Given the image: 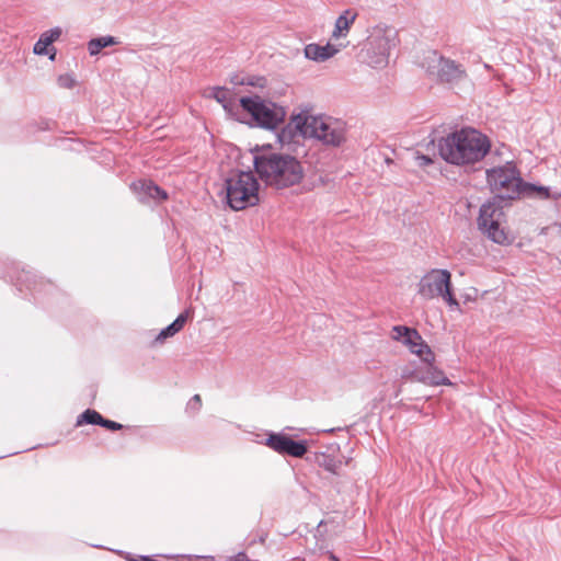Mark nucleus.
<instances>
[{
    "mask_svg": "<svg viewBox=\"0 0 561 561\" xmlns=\"http://www.w3.org/2000/svg\"><path fill=\"white\" fill-rule=\"evenodd\" d=\"M254 170L266 186L284 190L299 184L305 175L301 162L287 153L262 151L253 156Z\"/></svg>",
    "mask_w": 561,
    "mask_h": 561,
    "instance_id": "f257e3e1",
    "label": "nucleus"
},
{
    "mask_svg": "<svg viewBox=\"0 0 561 561\" xmlns=\"http://www.w3.org/2000/svg\"><path fill=\"white\" fill-rule=\"evenodd\" d=\"M442 159L455 165L473 164L489 152V138L473 128H463L449 134L438 141Z\"/></svg>",
    "mask_w": 561,
    "mask_h": 561,
    "instance_id": "f03ea898",
    "label": "nucleus"
},
{
    "mask_svg": "<svg viewBox=\"0 0 561 561\" xmlns=\"http://www.w3.org/2000/svg\"><path fill=\"white\" fill-rule=\"evenodd\" d=\"M260 184L252 172L240 171L225 181L226 202L233 210H242L259 204Z\"/></svg>",
    "mask_w": 561,
    "mask_h": 561,
    "instance_id": "7ed1b4c3",
    "label": "nucleus"
},
{
    "mask_svg": "<svg viewBox=\"0 0 561 561\" xmlns=\"http://www.w3.org/2000/svg\"><path fill=\"white\" fill-rule=\"evenodd\" d=\"M397 44V32L393 27L376 25L369 31L362 50L363 61L373 68H383L389 62L391 48Z\"/></svg>",
    "mask_w": 561,
    "mask_h": 561,
    "instance_id": "20e7f679",
    "label": "nucleus"
},
{
    "mask_svg": "<svg viewBox=\"0 0 561 561\" xmlns=\"http://www.w3.org/2000/svg\"><path fill=\"white\" fill-rule=\"evenodd\" d=\"M486 182L492 193H494L493 197H499L507 203L519 196L525 184L519 171L512 162L488 169Z\"/></svg>",
    "mask_w": 561,
    "mask_h": 561,
    "instance_id": "39448f33",
    "label": "nucleus"
},
{
    "mask_svg": "<svg viewBox=\"0 0 561 561\" xmlns=\"http://www.w3.org/2000/svg\"><path fill=\"white\" fill-rule=\"evenodd\" d=\"M510 203L491 197L483 203L477 219L479 230L491 241L497 244L508 243V237L503 228L505 221L504 207Z\"/></svg>",
    "mask_w": 561,
    "mask_h": 561,
    "instance_id": "423d86ee",
    "label": "nucleus"
},
{
    "mask_svg": "<svg viewBox=\"0 0 561 561\" xmlns=\"http://www.w3.org/2000/svg\"><path fill=\"white\" fill-rule=\"evenodd\" d=\"M240 106L250 114L253 126L264 129H275L283 123L286 111L274 102L265 101L262 98L243 96L240 99Z\"/></svg>",
    "mask_w": 561,
    "mask_h": 561,
    "instance_id": "0eeeda50",
    "label": "nucleus"
},
{
    "mask_svg": "<svg viewBox=\"0 0 561 561\" xmlns=\"http://www.w3.org/2000/svg\"><path fill=\"white\" fill-rule=\"evenodd\" d=\"M417 356L421 359L420 363L411 362L401 368L400 376L402 379L427 386L451 385L444 371L434 365L435 354L433 352L431 357L427 356L425 351Z\"/></svg>",
    "mask_w": 561,
    "mask_h": 561,
    "instance_id": "6e6552de",
    "label": "nucleus"
},
{
    "mask_svg": "<svg viewBox=\"0 0 561 561\" xmlns=\"http://www.w3.org/2000/svg\"><path fill=\"white\" fill-rule=\"evenodd\" d=\"M313 125L311 138H316L325 146L340 147L346 139L345 122L328 115H317L311 121Z\"/></svg>",
    "mask_w": 561,
    "mask_h": 561,
    "instance_id": "1a4fd4ad",
    "label": "nucleus"
},
{
    "mask_svg": "<svg viewBox=\"0 0 561 561\" xmlns=\"http://www.w3.org/2000/svg\"><path fill=\"white\" fill-rule=\"evenodd\" d=\"M266 438L257 440L279 455H287L295 458H301L308 450L307 440H294L284 433L270 432Z\"/></svg>",
    "mask_w": 561,
    "mask_h": 561,
    "instance_id": "9d476101",
    "label": "nucleus"
},
{
    "mask_svg": "<svg viewBox=\"0 0 561 561\" xmlns=\"http://www.w3.org/2000/svg\"><path fill=\"white\" fill-rule=\"evenodd\" d=\"M448 287H451L450 273L447 270L434 268L421 278L417 293L424 299H433L439 297Z\"/></svg>",
    "mask_w": 561,
    "mask_h": 561,
    "instance_id": "9b49d317",
    "label": "nucleus"
},
{
    "mask_svg": "<svg viewBox=\"0 0 561 561\" xmlns=\"http://www.w3.org/2000/svg\"><path fill=\"white\" fill-rule=\"evenodd\" d=\"M391 336L393 340L400 341L402 344H404L412 354L420 355L425 351L427 356L431 357L432 355L431 347L423 341L417 330L413 328L405 325H394L392 328Z\"/></svg>",
    "mask_w": 561,
    "mask_h": 561,
    "instance_id": "f8f14e48",
    "label": "nucleus"
},
{
    "mask_svg": "<svg viewBox=\"0 0 561 561\" xmlns=\"http://www.w3.org/2000/svg\"><path fill=\"white\" fill-rule=\"evenodd\" d=\"M131 191L140 203L147 204L150 201L161 202L168 198V193L152 181L138 180L130 184Z\"/></svg>",
    "mask_w": 561,
    "mask_h": 561,
    "instance_id": "ddd939ff",
    "label": "nucleus"
},
{
    "mask_svg": "<svg viewBox=\"0 0 561 561\" xmlns=\"http://www.w3.org/2000/svg\"><path fill=\"white\" fill-rule=\"evenodd\" d=\"M437 62V76L440 81L448 83L458 82L466 77L465 68L456 61L438 57Z\"/></svg>",
    "mask_w": 561,
    "mask_h": 561,
    "instance_id": "4468645a",
    "label": "nucleus"
},
{
    "mask_svg": "<svg viewBox=\"0 0 561 561\" xmlns=\"http://www.w3.org/2000/svg\"><path fill=\"white\" fill-rule=\"evenodd\" d=\"M339 47L331 45L330 43L325 45L311 43L308 44L304 49L306 58L318 62L328 60L336 53H339Z\"/></svg>",
    "mask_w": 561,
    "mask_h": 561,
    "instance_id": "2eb2a0df",
    "label": "nucleus"
},
{
    "mask_svg": "<svg viewBox=\"0 0 561 561\" xmlns=\"http://www.w3.org/2000/svg\"><path fill=\"white\" fill-rule=\"evenodd\" d=\"M16 285L20 286L19 290L22 291V286H25L28 290L34 294H39L44 287L53 288V285L48 282H44L38 278L32 271L23 270L16 277Z\"/></svg>",
    "mask_w": 561,
    "mask_h": 561,
    "instance_id": "dca6fc26",
    "label": "nucleus"
},
{
    "mask_svg": "<svg viewBox=\"0 0 561 561\" xmlns=\"http://www.w3.org/2000/svg\"><path fill=\"white\" fill-rule=\"evenodd\" d=\"M190 317V309H186L183 312H181L172 323H170L168 327L160 331V333L156 336V342L163 343L167 339L175 335L183 329Z\"/></svg>",
    "mask_w": 561,
    "mask_h": 561,
    "instance_id": "f3484780",
    "label": "nucleus"
},
{
    "mask_svg": "<svg viewBox=\"0 0 561 561\" xmlns=\"http://www.w3.org/2000/svg\"><path fill=\"white\" fill-rule=\"evenodd\" d=\"M61 35L60 27H54L46 32H44L38 41L34 44L33 51L35 55H47L49 54L48 46L51 45L55 41H57Z\"/></svg>",
    "mask_w": 561,
    "mask_h": 561,
    "instance_id": "a211bd4d",
    "label": "nucleus"
},
{
    "mask_svg": "<svg viewBox=\"0 0 561 561\" xmlns=\"http://www.w3.org/2000/svg\"><path fill=\"white\" fill-rule=\"evenodd\" d=\"M357 13L347 9L335 21L334 30L332 32L333 38L345 37L350 31L351 25L355 22Z\"/></svg>",
    "mask_w": 561,
    "mask_h": 561,
    "instance_id": "6ab92c4d",
    "label": "nucleus"
},
{
    "mask_svg": "<svg viewBox=\"0 0 561 561\" xmlns=\"http://www.w3.org/2000/svg\"><path fill=\"white\" fill-rule=\"evenodd\" d=\"M210 96L214 98L218 103H220L224 107V110L229 115H234L236 112L239 110L236 102L230 99L229 96V90L222 87H215L213 88L210 92Z\"/></svg>",
    "mask_w": 561,
    "mask_h": 561,
    "instance_id": "aec40b11",
    "label": "nucleus"
},
{
    "mask_svg": "<svg viewBox=\"0 0 561 561\" xmlns=\"http://www.w3.org/2000/svg\"><path fill=\"white\" fill-rule=\"evenodd\" d=\"M118 41L116 37L106 35L101 37H95L89 41L88 50L91 56H95L100 54V51L108 46L117 45Z\"/></svg>",
    "mask_w": 561,
    "mask_h": 561,
    "instance_id": "412c9836",
    "label": "nucleus"
},
{
    "mask_svg": "<svg viewBox=\"0 0 561 561\" xmlns=\"http://www.w3.org/2000/svg\"><path fill=\"white\" fill-rule=\"evenodd\" d=\"M317 117V115H308L307 113H299L291 117V123L295 128L298 129L304 136H310L312 133L313 125L311 121Z\"/></svg>",
    "mask_w": 561,
    "mask_h": 561,
    "instance_id": "4be33fe9",
    "label": "nucleus"
},
{
    "mask_svg": "<svg viewBox=\"0 0 561 561\" xmlns=\"http://www.w3.org/2000/svg\"><path fill=\"white\" fill-rule=\"evenodd\" d=\"M230 82L234 85H251L263 89L266 87L267 80L264 77L233 75Z\"/></svg>",
    "mask_w": 561,
    "mask_h": 561,
    "instance_id": "5701e85b",
    "label": "nucleus"
},
{
    "mask_svg": "<svg viewBox=\"0 0 561 561\" xmlns=\"http://www.w3.org/2000/svg\"><path fill=\"white\" fill-rule=\"evenodd\" d=\"M102 421H103V416L98 411L92 410V409H87L84 412H82L77 417L76 426H81L83 424L101 426Z\"/></svg>",
    "mask_w": 561,
    "mask_h": 561,
    "instance_id": "b1692460",
    "label": "nucleus"
},
{
    "mask_svg": "<svg viewBox=\"0 0 561 561\" xmlns=\"http://www.w3.org/2000/svg\"><path fill=\"white\" fill-rule=\"evenodd\" d=\"M523 191L536 192L540 198H545V199L550 197L549 187H546V186H539V185H535V184L525 183Z\"/></svg>",
    "mask_w": 561,
    "mask_h": 561,
    "instance_id": "393cba45",
    "label": "nucleus"
},
{
    "mask_svg": "<svg viewBox=\"0 0 561 561\" xmlns=\"http://www.w3.org/2000/svg\"><path fill=\"white\" fill-rule=\"evenodd\" d=\"M76 80L72 76L66 73L58 77V84L65 89H71L75 87Z\"/></svg>",
    "mask_w": 561,
    "mask_h": 561,
    "instance_id": "a878e982",
    "label": "nucleus"
},
{
    "mask_svg": "<svg viewBox=\"0 0 561 561\" xmlns=\"http://www.w3.org/2000/svg\"><path fill=\"white\" fill-rule=\"evenodd\" d=\"M440 297L450 306V307H458L459 304L457 299L454 297L451 293V287H448L444 290V293L440 295Z\"/></svg>",
    "mask_w": 561,
    "mask_h": 561,
    "instance_id": "bb28decb",
    "label": "nucleus"
},
{
    "mask_svg": "<svg viewBox=\"0 0 561 561\" xmlns=\"http://www.w3.org/2000/svg\"><path fill=\"white\" fill-rule=\"evenodd\" d=\"M440 297L450 306V307H458L459 304L457 299L454 297L451 293V287H448L444 290V293L440 295Z\"/></svg>",
    "mask_w": 561,
    "mask_h": 561,
    "instance_id": "cd10ccee",
    "label": "nucleus"
},
{
    "mask_svg": "<svg viewBox=\"0 0 561 561\" xmlns=\"http://www.w3.org/2000/svg\"><path fill=\"white\" fill-rule=\"evenodd\" d=\"M101 426L105 427V428H107L110 431H118V430L123 428V425L121 423H117L115 421L107 420V419H104V417H103Z\"/></svg>",
    "mask_w": 561,
    "mask_h": 561,
    "instance_id": "c85d7f7f",
    "label": "nucleus"
},
{
    "mask_svg": "<svg viewBox=\"0 0 561 561\" xmlns=\"http://www.w3.org/2000/svg\"><path fill=\"white\" fill-rule=\"evenodd\" d=\"M321 466H322L325 470H328V471H330V472H332V473H335V471H336V467H337V466H336V462L334 461V459H332V458H330V457H325V456L323 457V462H321Z\"/></svg>",
    "mask_w": 561,
    "mask_h": 561,
    "instance_id": "c756f323",
    "label": "nucleus"
},
{
    "mask_svg": "<svg viewBox=\"0 0 561 561\" xmlns=\"http://www.w3.org/2000/svg\"><path fill=\"white\" fill-rule=\"evenodd\" d=\"M415 159L419 167H427L434 162L430 156L425 154H417Z\"/></svg>",
    "mask_w": 561,
    "mask_h": 561,
    "instance_id": "7c9ffc66",
    "label": "nucleus"
},
{
    "mask_svg": "<svg viewBox=\"0 0 561 561\" xmlns=\"http://www.w3.org/2000/svg\"><path fill=\"white\" fill-rule=\"evenodd\" d=\"M201 407V397L199 394H195L188 402V408L191 409H199Z\"/></svg>",
    "mask_w": 561,
    "mask_h": 561,
    "instance_id": "2f4dec72",
    "label": "nucleus"
},
{
    "mask_svg": "<svg viewBox=\"0 0 561 561\" xmlns=\"http://www.w3.org/2000/svg\"><path fill=\"white\" fill-rule=\"evenodd\" d=\"M236 561H251V560H249L244 553H240V554H238Z\"/></svg>",
    "mask_w": 561,
    "mask_h": 561,
    "instance_id": "473e14b6",
    "label": "nucleus"
},
{
    "mask_svg": "<svg viewBox=\"0 0 561 561\" xmlns=\"http://www.w3.org/2000/svg\"><path fill=\"white\" fill-rule=\"evenodd\" d=\"M51 50H53V53L50 54L49 59L54 60L55 56H56V50H55V48H51Z\"/></svg>",
    "mask_w": 561,
    "mask_h": 561,
    "instance_id": "72a5a7b5",
    "label": "nucleus"
},
{
    "mask_svg": "<svg viewBox=\"0 0 561 561\" xmlns=\"http://www.w3.org/2000/svg\"><path fill=\"white\" fill-rule=\"evenodd\" d=\"M330 559L333 561H339V559L332 552L330 553Z\"/></svg>",
    "mask_w": 561,
    "mask_h": 561,
    "instance_id": "f704fd0d",
    "label": "nucleus"
}]
</instances>
